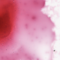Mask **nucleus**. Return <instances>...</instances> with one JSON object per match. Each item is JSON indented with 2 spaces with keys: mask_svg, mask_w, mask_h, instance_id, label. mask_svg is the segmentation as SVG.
I'll return each mask as SVG.
<instances>
[{
  "mask_svg": "<svg viewBox=\"0 0 60 60\" xmlns=\"http://www.w3.org/2000/svg\"><path fill=\"white\" fill-rule=\"evenodd\" d=\"M8 17H9V16H8V15H7L6 18L7 19H8Z\"/></svg>",
  "mask_w": 60,
  "mask_h": 60,
  "instance_id": "obj_1",
  "label": "nucleus"
},
{
  "mask_svg": "<svg viewBox=\"0 0 60 60\" xmlns=\"http://www.w3.org/2000/svg\"><path fill=\"white\" fill-rule=\"evenodd\" d=\"M55 51V50H54V51Z\"/></svg>",
  "mask_w": 60,
  "mask_h": 60,
  "instance_id": "obj_2",
  "label": "nucleus"
},
{
  "mask_svg": "<svg viewBox=\"0 0 60 60\" xmlns=\"http://www.w3.org/2000/svg\"><path fill=\"white\" fill-rule=\"evenodd\" d=\"M1 24V23L0 22V25Z\"/></svg>",
  "mask_w": 60,
  "mask_h": 60,
  "instance_id": "obj_3",
  "label": "nucleus"
}]
</instances>
